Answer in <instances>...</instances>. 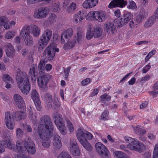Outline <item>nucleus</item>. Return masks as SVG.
Returning a JSON list of instances; mask_svg holds the SVG:
<instances>
[{
  "mask_svg": "<svg viewBox=\"0 0 158 158\" xmlns=\"http://www.w3.org/2000/svg\"><path fill=\"white\" fill-rule=\"evenodd\" d=\"M143 16L140 15H137L136 17V21L138 24L140 23L142 21Z\"/></svg>",
  "mask_w": 158,
  "mask_h": 158,
  "instance_id": "55",
  "label": "nucleus"
},
{
  "mask_svg": "<svg viewBox=\"0 0 158 158\" xmlns=\"http://www.w3.org/2000/svg\"><path fill=\"white\" fill-rule=\"evenodd\" d=\"M31 97L37 110L38 111H40L41 107V103L39 99V94L36 90H32L31 92Z\"/></svg>",
  "mask_w": 158,
  "mask_h": 158,
  "instance_id": "17",
  "label": "nucleus"
},
{
  "mask_svg": "<svg viewBox=\"0 0 158 158\" xmlns=\"http://www.w3.org/2000/svg\"><path fill=\"white\" fill-rule=\"evenodd\" d=\"M108 115V112L107 110L104 111L101 114L100 119L102 120H105L107 119L106 118Z\"/></svg>",
  "mask_w": 158,
  "mask_h": 158,
  "instance_id": "49",
  "label": "nucleus"
},
{
  "mask_svg": "<svg viewBox=\"0 0 158 158\" xmlns=\"http://www.w3.org/2000/svg\"><path fill=\"white\" fill-rule=\"evenodd\" d=\"M149 0H141L140 4L142 6H145L147 5Z\"/></svg>",
  "mask_w": 158,
  "mask_h": 158,
  "instance_id": "60",
  "label": "nucleus"
},
{
  "mask_svg": "<svg viewBox=\"0 0 158 158\" xmlns=\"http://www.w3.org/2000/svg\"><path fill=\"white\" fill-rule=\"evenodd\" d=\"M53 145L56 149H59L61 147L62 144L61 137L57 134H54L52 141Z\"/></svg>",
  "mask_w": 158,
  "mask_h": 158,
  "instance_id": "27",
  "label": "nucleus"
},
{
  "mask_svg": "<svg viewBox=\"0 0 158 158\" xmlns=\"http://www.w3.org/2000/svg\"><path fill=\"white\" fill-rule=\"evenodd\" d=\"M60 5L59 1L53 0L51 2L49 6L50 10L53 12H56L59 11L60 9Z\"/></svg>",
  "mask_w": 158,
  "mask_h": 158,
  "instance_id": "28",
  "label": "nucleus"
},
{
  "mask_svg": "<svg viewBox=\"0 0 158 158\" xmlns=\"http://www.w3.org/2000/svg\"><path fill=\"white\" fill-rule=\"evenodd\" d=\"M57 158H72V157L68 152H62L58 156Z\"/></svg>",
  "mask_w": 158,
  "mask_h": 158,
  "instance_id": "39",
  "label": "nucleus"
},
{
  "mask_svg": "<svg viewBox=\"0 0 158 158\" xmlns=\"http://www.w3.org/2000/svg\"><path fill=\"white\" fill-rule=\"evenodd\" d=\"M96 20L99 22L104 21L107 18L106 13L102 11H97L96 12Z\"/></svg>",
  "mask_w": 158,
  "mask_h": 158,
  "instance_id": "30",
  "label": "nucleus"
},
{
  "mask_svg": "<svg viewBox=\"0 0 158 158\" xmlns=\"http://www.w3.org/2000/svg\"><path fill=\"white\" fill-rule=\"evenodd\" d=\"M56 46L55 43H52L45 50L43 55L48 60H52L55 56V53L59 52V49Z\"/></svg>",
  "mask_w": 158,
  "mask_h": 158,
  "instance_id": "9",
  "label": "nucleus"
},
{
  "mask_svg": "<svg viewBox=\"0 0 158 158\" xmlns=\"http://www.w3.org/2000/svg\"><path fill=\"white\" fill-rule=\"evenodd\" d=\"M82 34L81 32H77L76 35H74L72 39H70L65 41L66 43L64 44V48L65 49H70L73 48L77 42L79 44H81L83 41Z\"/></svg>",
  "mask_w": 158,
  "mask_h": 158,
  "instance_id": "7",
  "label": "nucleus"
},
{
  "mask_svg": "<svg viewBox=\"0 0 158 158\" xmlns=\"http://www.w3.org/2000/svg\"><path fill=\"white\" fill-rule=\"evenodd\" d=\"M27 110L29 112V118L31 120L34 121H36L37 120V118L36 115L34 113V110L32 106H29L28 107Z\"/></svg>",
  "mask_w": 158,
  "mask_h": 158,
  "instance_id": "31",
  "label": "nucleus"
},
{
  "mask_svg": "<svg viewBox=\"0 0 158 158\" xmlns=\"http://www.w3.org/2000/svg\"><path fill=\"white\" fill-rule=\"evenodd\" d=\"M119 148L127 152H129L128 150L127 149V147H126L125 145L124 144H121L119 146Z\"/></svg>",
  "mask_w": 158,
  "mask_h": 158,
  "instance_id": "61",
  "label": "nucleus"
},
{
  "mask_svg": "<svg viewBox=\"0 0 158 158\" xmlns=\"http://www.w3.org/2000/svg\"><path fill=\"white\" fill-rule=\"evenodd\" d=\"M15 35V32L10 31H8L5 34V37L7 39L13 38Z\"/></svg>",
  "mask_w": 158,
  "mask_h": 158,
  "instance_id": "44",
  "label": "nucleus"
},
{
  "mask_svg": "<svg viewBox=\"0 0 158 158\" xmlns=\"http://www.w3.org/2000/svg\"><path fill=\"white\" fill-rule=\"evenodd\" d=\"M56 15L52 13L48 18L47 21L49 23L52 24L56 21Z\"/></svg>",
  "mask_w": 158,
  "mask_h": 158,
  "instance_id": "37",
  "label": "nucleus"
},
{
  "mask_svg": "<svg viewBox=\"0 0 158 158\" xmlns=\"http://www.w3.org/2000/svg\"><path fill=\"white\" fill-rule=\"evenodd\" d=\"M50 9L48 7H41L35 11L33 16L37 19H43L48 15Z\"/></svg>",
  "mask_w": 158,
  "mask_h": 158,
  "instance_id": "10",
  "label": "nucleus"
},
{
  "mask_svg": "<svg viewBox=\"0 0 158 158\" xmlns=\"http://www.w3.org/2000/svg\"><path fill=\"white\" fill-rule=\"evenodd\" d=\"M138 23L136 22L135 20H132L129 23V26L131 29H134L137 27Z\"/></svg>",
  "mask_w": 158,
  "mask_h": 158,
  "instance_id": "48",
  "label": "nucleus"
},
{
  "mask_svg": "<svg viewBox=\"0 0 158 158\" xmlns=\"http://www.w3.org/2000/svg\"><path fill=\"white\" fill-rule=\"evenodd\" d=\"M127 7L129 9L135 10L137 8V6L135 2L133 1H130L129 2Z\"/></svg>",
  "mask_w": 158,
  "mask_h": 158,
  "instance_id": "43",
  "label": "nucleus"
},
{
  "mask_svg": "<svg viewBox=\"0 0 158 158\" xmlns=\"http://www.w3.org/2000/svg\"><path fill=\"white\" fill-rule=\"evenodd\" d=\"M46 63V61L44 59H41L38 65V69L40 72H43L45 70L44 66Z\"/></svg>",
  "mask_w": 158,
  "mask_h": 158,
  "instance_id": "36",
  "label": "nucleus"
},
{
  "mask_svg": "<svg viewBox=\"0 0 158 158\" xmlns=\"http://www.w3.org/2000/svg\"><path fill=\"white\" fill-rule=\"evenodd\" d=\"M151 78L150 76L149 75H146L145 76L143 77L141 79V81H142L145 82L149 80Z\"/></svg>",
  "mask_w": 158,
  "mask_h": 158,
  "instance_id": "58",
  "label": "nucleus"
},
{
  "mask_svg": "<svg viewBox=\"0 0 158 158\" xmlns=\"http://www.w3.org/2000/svg\"><path fill=\"white\" fill-rule=\"evenodd\" d=\"M69 148L70 153L74 156H77L80 155V152L79 150V148L77 142L75 140L72 139L70 140Z\"/></svg>",
  "mask_w": 158,
  "mask_h": 158,
  "instance_id": "15",
  "label": "nucleus"
},
{
  "mask_svg": "<svg viewBox=\"0 0 158 158\" xmlns=\"http://www.w3.org/2000/svg\"><path fill=\"white\" fill-rule=\"evenodd\" d=\"M127 2L124 0H113L108 5V7L112 9L116 7L123 8L127 4Z\"/></svg>",
  "mask_w": 158,
  "mask_h": 158,
  "instance_id": "18",
  "label": "nucleus"
},
{
  "mask_svg": "<svg viewBox=\"0 0 158 158\" xmlns=\"http://www.w3.org/2000/svg\"><path fill=\"white\" fill-rule=\"evenodd\" d=\"M94 37L95 38H98L100 37L102 34V28L98 27H94L93 30Z\"/></svg>",
  "mask_w": 158,
  "mask_h": 158,
  "instance_id": "32",
  "label": "nucleus"
},
{
  "mask_svg": "<svg viewBox=\"0 0 158 158\" xmlns=\"http://www.w3.org/2000/svg\"><path fill=\"white\" fill-rule=\"evenodd\" d=\"M155 18L154 16H152L145 22L144 27H149L152 26L155 21Z\"/></svg>",
  "mask_w": 158,
  "mask_h": 158,
  "instance_id": "35",
  "label": "nucleus"
},
{
  "mask_svg": "<svg viewBox=\"0 0 158 158\" xmlns=\"http://www.w3.org/2000/svg\"><path fill=\"white\" fill-rule=\"evenodd\" d=\"M6 139L3 142V146L10 150L16 152H23L27 149L30 154H34L36 152L35 146L32 140L29 138L27 140L22 141L17 140L16 142V146L12 142L10 136L5 137Z\"/></svg>",
  "mask_w": 158,
  "mask_h": 158,
  "instance_id": "2",
  "label": "nucleus"
},
{
  "mask_svg": "<svg viewBox=\"0 0 158 158\" xmlns=\"http://www.w3.org/2000/svg\"><path fill=\"white\" fill-rule=\"evenodd\" d=\"M135 131L138 133H144L146 132V131L143 128V127L139 126H137L134 128Z\"/></svg>",
  "mask_w": 158,
  "mask_h": 158,
  "instance_id": "45",
  "label": "nucleus"
},
{
  "mask_svg": "<svg viewBox=\"0 0 158 158\" xmlns=\"http://www.w3.org/2000/svg\"><path fill=\"white\" fill-rule=\"evenodd\" d=\"M15 134L16 137L17 138H21L24 135L23 131L19 128H17L15 129Z\"/></svg>",
  "mask_w": 158,
  "mask_h": 158,
  "instance_id": "38",
  "label": "nucleus"
},
{
  "mask_svg": "<svg viewBox=\"0 0 158 158\" xmlns=\"http://www.w3.org/2000/svg\"><path fill=\"white\" fill-rule=\"evenodd\" d=\"M148 138L151 140L155 139L156 137V134L154 133H149L147 135Z\"/></svg>",
  "mask_w": 158,
  "mask_h": 158,
  "instance_id": "50",
  "label": "nucleus"
},
{
  "mask_svg": "<svg viewBox=\"0 0 158 158\" xmlns=\"http://www.w3.org/2000/svg\"><path fill=\"white\" fill-rule=\"evenodd\" d=\"M14 117L16 121H19L25 118L26 115L24 112H16L14 116L12 115L9 111L5 113L4 122L7 128L9 130H13L15 128V124Z\"/></svg>",
  "mask_w": 158,
  "mask_h": 158,
  "instance_id": "5",
  "label": "nucleus"
},
{
  "mask_svg": "<svg viewBox=\"0 0 158 158\" xmlns=\"http://www.w3.org/2000/svg\"><path fill=\"white\" fill-rule=\"evenodd\" d=\"M68 128L70 132H73L74 130V127L72 123L69 121H67Z\"/></svg>",
  "mask_w": 158,
  "mask_h": 158,
  "instance_id": "52",
  "label": "nucleus"
},
{
  "mask_svg": "<svg viewBox=\"0 0 158 158\" xmlns=\"http://www.w3.org/2000/svg\"><path fill=\"white\" fill-rule=\"evenodd\" d=\"M15 104L18 107L22 108L25 107V104L23 98L19 94H15L13 96Z\"/></svg>",
  "mask_w": 158,
  "mask_h": 158,
  "instance_id": "21",
  "label": "nucleus"
},
{
  "mask_svg": "<svg viewBox=\"0 0 158 158\" xmlns=\"http://www.w3.org/2000/svg\"><path fill=\"white\" fill-rule=\"evenodd\" d=\"M73 33V30L71 28H69L63 31L61 35V43L62 44H64L66 40L71 39Z\"/></svg>",
  "mask_w": 158,
  "mask_h": 158,
  "instance_id": "20",
  "label": "nucleus"
},
{
  "mask_svg": "<svg viewBox=\"0 0 158 158\" xmlns=\"http://www.w3.org/2000/svg\"><path fill=\"white\" fill-rule=\"evenodd\" d=\"M90 82V79L89 78H87L82 81L81 82V84L82 85L84 86L89 84Z\"/></svg>",
  "mask_w": 158,
  "mask_h": 158,
  "instance_id": "57",
  "label": "nucleus"
},
{
  "mask_svg": "<svg viewBox=\"0 0 158 158\" xmlns=\"http://www.w3.org/2000/svg\"><path fill=\"white\" fill-rule=\"evenodd\" d=\"M51 77L52 76L49 75L40 76L38 79V86L41 88H45L47 86L48 82Z\"/></svg>",
  "mask_w": 158,
  "mask_h": 158,
  "instance_id": "16",
  "label": "nucleus"
},
{
  "mask_svg": "<svg viewBox=\"0 0 158 158\" xmlns=\"http://www.w3.org/2000/svg\"><path fill=\"white\" fill-rule=\"evenodd\" d=\"M76 8V5L74 2L72 3L69 7H68L67 11L68 13L73 12L75 10Z\"/></svg>",
  "mask_w": 158,
  "mask_h": 158,
  "instance_id": "40",
  "label": "nucleus"
},
{
  "mask_svg": "<svg viewBox=\"0 0 158 158\" xmlns=\"http://www.w3.org/2000/svg\"><path fill=\"white\" fill-rule=\"evenodd\" d=\"M148 43V41L143 40L141 41L138 42H137L136 43V45H139L142 44H147Z\"/></svg>",
  "mask_w": 158,
  "mask_h": 158,
  "instance_id": "62",
  "label": "nucleus"
},
{
  "mask_svg": "<svg viewBox=\"0 0 158 158\" xmlns=\"http://www.w3.org/2000/svg\"><path fill=\"white\" fill-rule=\"evenodd\" d=\"M153 158H158V143L156 144L154 147Z\"/></svg>",
  "mask_w": 158,
  "mask_h": 158,
  "instance_id": "47",
  "label": "nucleus"
},
{
  "mask_svg": "<svg viewBox=\"0 0 158 158\" xmlns=\"http://www.w3.org/2000/svg\"><path fill=\"white\" fill-rule=\"evenodd\" d=\"M143 156L144 158H151V153L148 152H145L144 153Z\"/></svg>",
  "mask_w": 158,
  "mask_h": 158,
  "instance_id": "64",
  "label": "nucleus"
},
{
  "mask_svg": "<svg viewBox=\"0 0 158 158\" xmlns=\"http://www.w3.org/2000/svg\"><path fill=\"white\" fill-rule=\"evenodd\" d=\"M95 149L98 154L102 157L108 156L109 152L106 146L101 142H98L95 144Z\"/></svg>",
  "mask_w": 158,
  "mask_h": 158,
  "instance_id": "13",
  "label": "nucleus"
},
{
  "mask_svg": "<svg viewBox=\"0 0 158 158\" xmlns=\"http://www.w3.org/2000/svg\"><path fill=\"white\" fill-rule=\"evenodd\" d=\"M126 147L130 150L136 151L139 152H142L145 148V146L143 143L136 140L133 143L127 144Z\"/></svg>",
  "mask_w": 158,
  "mask_h": 158,
  "instance_id": "11",
  "label": "nucleus"
},
{
  "mask_svg": "<svg viewBox=\"0 0 158 158\" xmlns=\"http://www.w3.org/2000/svg\"><path fill=\"white\" fill-rule=\"evenodd\" d=\"M45 2V0H27V3L29 4L35 3L36 2Z\"/></svg>",
  "mask_w": 158,
  "mask_h": 158,
  "instance_id": "56",
  "label": "nucleus"
},
{
  "mask_svg": "<svg viewBox=\"0 0 158 158\" xmlns=\"http://www.w3.org/2000/svg\"><path fill=\"white\" fill-rule=\"evenodd\" d=\"M52 32L49 29L45 30L40 37L38 43V46L39 48L43 49L48 44L52 38Z\"/></svg>",
  "mask_w": 158,
  "mask_h": 158,
  "instance_id": "6",
  "label": "nucleus"
},
{
  "mask_svg": "<svg viewBox=\"0 0 158 158\" xmlns=\"http://www.w3.org/2000/svg\"><path fill=\"white\" fill-rule=\"evenodd\" d=\"M52 66L51 64H48L46 65L44 69L46 71L48 72L50 71L52 69Z\"/></svg>",
  "mask_w": 158,
  "mask_h": 158,
  "instance_id": "59",
  "label": "nucleus"
},
{
  "mask_svg": "<svg viewBox=\"0 0 158 158\" xmlns=\"http://www.w3.org/2000/svg\"><path fill=\"white\" fill-rule=\"evenodd\" d=\"M37 133L42 140L43 146L48 148L50 145V138L52 135L53 127L49 116L45 115L40 118L37 130Z\"/></svg>",
  "mask_w": 158,
  "mask_h": 158,
  "instance_id": "1",
  "label": "nucleus"
},
{
  "mask_svg": "<svg viewBox=\"0 0 158 158\" xmlns=\"http://www.w3.org/2000/svg\"><path fill=\"white\" fill-rule=\"evenodd\" d=\"M81 132V134H80L81 136L82 139H86V138L87 137V139L89 140H91L92 139L93 137V135L90 133L86 131H84L81 129H78L77 131V136L78 138V134Z\"/></svg>",
  "mask_w": 158,
  "mask_h": 158,
  "instance_id": "29",
  "label": "nucleus"
},
{
  "mask_svg": "<svg viewBox=\"0 0 158 158\" xmlns=\"http://www.w3.org/2000/svg\"><path fill=\"white\" fill-rule=\"evenodd\" d=\"M133 17V15L129 12L125 13L122 18L120 20H118L115 19L114 20V23H116L117 26L121 27L123 26L126 24Z\"/></svg>",
  "mask_w": 158,
  "mask_h": 158,
  "instance_id": "12",
  "label": "nucleus"
},
{
  "mask_svg": "<svg viewBox=\"0 0 158 158\" xmlns=\"http://www.w3.org/2000/svg\"><path fill=\"white\" fill-rule=\"evenodd\" d=\"M6 49V52L7 56L13 57L15 55V51L13 46L10 43H7L5 45Z\"/></svg>",
  "mask_w": 158,
  "mask_h": 158,
  "instance_id": "24",
  "label": "nucleus"
},
{
  "mask_svg": "<svg viewBox=\"0 0 158 158\" xmlns=\"http://www.w3.org/2000/svg\"><path fill=\"white\" fill-rule=\"evenodd\" d=\"M150 63H149L147 65L145 66L143 69L142 72L143 73H146L151 68V66L150 65Z\"/></svg>",
  "mask_w": 158,
  "mask_h": 158,
  "instance_id": "53",
  "label": "nucleus"
},
{
  "mask_svg": "<svg viewBox=\"0 0 158 158\" xmlns=\"http://www.w3.org/2000/svg\"><path fill=\"white\" fill-rule=\"evenodd\" d=\"M85 15L83 11H79L75 14L73 17V22L76 24H80L84 19Z\"/></svg>",
  "mask_w": 158,
  "mask_h": 158,
  "instance_id": "23",
  "label": "nucleus"
},
{
  "mask_svg": "<svg viewBox=\"0 0 158 158\" xmlns=\"http://www.w3.org/2000/svg\"><path fill=\"white\" fill-rule=\"evenodd\" d=\"M16 79L18 86L22 93L24 94H28L30 89V84L27 74L22 72L18 69L17 70Z\"/></svg>",
  "mask_w": 158,
  "mask_h": 158,
  "instance_id": "4",
  "label": "nucleus"
},
{
  "mask_svg": "<svg viewBox=\"0 0 158 158\" xmlns=\"http://www.w3.org/2000/svg\"><path fill=\"white\" fill-rule=\"evenodd\" d=\"M3 80L6 82H12V79L10 76L7 74H4L3 76Z\"/></svg>",
  "mask_w": 158,
  "mask_h": 158,
  "instance_id": "51",
  "label": "nucleus"
},
{
  "mask_svg": "<svg viewBox=\"0 0 158 158\" xmlns=\"http://www.w3.org/2000/svg\"><path fill=\"white\" fill-rule=\"evenodd\" d=\"M123 139L126 142L128 143V144H130V143H133L134 141L136 140L135 139L131 137L128 136H124Z\"/></svg>",
  "mask_w": 158,
  "mask_h": 158,
  "instance_id": "46",
  "label": "nucleus"
},
{
  "mask_svg": "<svg viewBox=\"0 0 158 158\" xmlns=\"http://www.w3.org/2000/svg\"><path fill=\"white\" fill-rule=\"evenodd\" d=\"M71 69V67H69L64 70V77L65 79H67L68 77L69 73V71Z\"/></svg>",
  "mask_w": 158,
  "mask_h": 158,
  "instance_id": "54",
  "label": "nucleus"
},
{
  "mask_svg": "<svg viewBox=\"0 0 158 158\" xmlns=\"http://www.w3.org/2000/svg\"><path fill=\"white\" fill-rule=\"evenodd\" d=\"M40 29L37 25L31 24L30 26H26L22 29L20 35L24 39L26 45L31 46L33 44V41L32 37L30 35L31 33L35 37L38 36L40 33Z\"/></svg>",
  "mask_w": 158,
  "mask_h": 158,
  "instance_id": "3",
  "label": "nucleus"
},
{
  "mask_svg": "<svg viewBox=\"0 0 158 158\" xmlns=\"http://www.w3.org/2000/svg\"><path fill=\"white\" fill-rule=\"evenodd\" d=\"M97 11H91L87 15L86 19L89 20H94L96 17V12Z\"/></svg>",
  "mask_w": 158,
  "mask_h": 158,
  "instance_id": "33",
  "label": "nucleus"
},
{
  "mask_svg": "<svg viewBox=\"0 0 158 158\" xmlns=\"http://www.w3.org/2000/svg\"><path fill=\"white\" fill-rule=\"evenodd\" d=\"M110 96L105 94L101 96V101L103 102H108L110 100Z\"/></svg>",
  "mask_w": 158,
  "mask_h": 158,
  "instance_id": "41",
  "label": "nucleus"
},
{
  "mask_svg": "<svg viewBox=\"0 0 158 158\" xmlns=\"http://www.w3.org/2000/svg\"><path fill=\"white\" fill-rule=\"evenodd\" d=\"M37 75V69L36 66L34 64L31 65L29 73V77H31L32 82L33 84L36 82Z\"/></svg>",
  "mask_w": 158,
  "mask_h": 158,
  "instance_id": "22",
  "label": "nucleus"
},
{
  "mask_svg": "<svg viewBox=\"0 0 158 158\" xmlns=\"http://www.w3.org/2000/svg\"><path fill=\"white\" fill-rule=\"evenodd\" d=\"M93 36V31L90 28L88 30L86 34V39L89 40L92 39Z\"/></svg>",
  "mask_w": 158,
  "mask_h": 158,
  "instance_id": "42",
  "label": "nucleus"
},
{
  "mask_svg": "<svg viewBox=\"0 0 158 158\" xmlns=\"http://www.w3.org/2000/svg\"><path fill=\"white\" fill-rule=\"evenodd\" d=\"M52 117L54 119L55 124L61 134L63 135H65L66 130L61 116L57 112H55L53 113Z\"/></svg>",
  "mask_w": 158,
  "mask_h": 158,
  "instance_id": "8",
  "label": "nucleus"
},
{
  "mask_svg": "<svg viewBox=\"0 0 158 158\" xmlns=\"http://www.w3.org/2000/svg\"><path fill=\"white\" fill-rule=\"evenodd\" d=\"M99 92V90L97 89H96L93 90V91L91 94V96H93L97 95Z\"/></svg>",
  "mask_w": 158,
  "mask_h": 158,
  "instance_id": "63",
  "label": "nucleus"
},
{
  "mask_svg": "<svg viewBox=\"0 0 158 158\" xmlns=\"http://www.w3.org/2000/svg\"><path fill=\"white\" fill-rule=\"evenodd\" d=\"M98 0H85L83 3V7L86 9L92 8L96 6Z\"/></svg>",
  "mask_w": 158,
  "mask_h": 158,
  "instance_id": "26",
  "label": "nucleus"
},
{
  "mask_svg": "<svg viewBox=\"0 0 158 158\" xmlns=\"http://www.w3.org/2000/svg\"><path fill=\"white\" fill-rule=\"evenodd\" d=\"M81 133H79L78 135V139L81 144L87 151H91L92 150V147L91 145L86 140V139H82L81 136Z\"/></svg>",
  "mask_w": 158,
  "mask_h": 158,
  "instance_id": "25",
  "label": "nucleus"
},
{
  "mask_svg": "<svg viewBox=\"0 0 158 158\" xmlns=\"http://www.w3.org/2000/svg\"><path fill=\"white\" fill-rule=\"evenodd\" d=\"M43 99L45 102L48 108H50L56 105L58 100L54 99L53 100L52 96L50 94L46 93L42 97Z\"/></svg>",
  "mask_w": 158,
  "mask_h": 158,
  "instance_id": "14",
  "label": "nucleus"
},
{
  "mask_svg": "<svg viewBox=\"0 0 158 158\" xmlns=\"http://www.w3.org/2000/svg\"><path fill=\"white\" fill-rule=\"evenodd\" d=\"M114 155L118 158H130L126 154L119 151L114 152Z\"/></svg>",
  "mask_w": 158,
  "mask_h": 158,
  "instance_id": "34",
  "label": "nucleus"
},
{
  "mask_svg": "<svg viewBox=\"0 0 158 158\" xmlns=\"http://www.w3.org/2000/svg\"><path fill=\"white\" fill-rule=\"evenodd\" d=\"M115 25L113 23L107 22L105 24L104 30L106 33L108 35H113L116 32Z\"/></svg>",
  "mask_w": 158,
  "mask_h": 158,
  "instance_id": "19",
  "label": "nucleus"
}]
</instances>
